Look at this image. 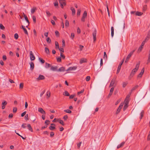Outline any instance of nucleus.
Wrapping results in <instances>:
<instances>
[{"mask_svg":"<svg viewBox=\"0 0 150 150\" xmlns=\"http://www.w3.org/2000/svg\"><path fill=\"white\" fill-rule=\"evenodd\" d=\"M64 96H69L70 95L69 93L67 91H64Z\"/></svg>","mask_w":150,"mask_h":150,"instance_id":"obj_35","label":"nucleus"},{"mask_svg":"<svg viewBox=\"0 0 150 150\" xmlns=\"http://www.w3.org/2000/svg\"><path fill=\"white\" fill-rule=\"evenodd\" d=\"M59 1L61 7L62 8H63L64 6L66 5V3L65 0H59Z\"/></svg>","mask_w":150,"mask_h":150,"instance_id":"obj_2","label":"nucleus"},{"mask_svg":"<svg viewBox=\"0 0 150 150\" xmlns=\"http://www.w3.org/2000/svg\"><path fill=\"white\" fill-rule=\"evenodd\" d=\"M128 83L127 82H124L123 83L122 85V87L123 88H125V87L127 85Z\"/></svg>","mask_w":150,"mask_h":150,"instance_id":"obj_39","label":"nucleus"},{"mask_svg":"<svg viewBox=\"0 0 150 150\" xmlns=\"http://www.w3.org/2000/svg\"><path fill=\"white\" fill-rule=\"evenodd\" d=\"M0 28L1 29L3 30H4L5 28V27L1 24H0Z\"/></svg>","mask_w":150,"mask_h":150,"instance_id":"obj_50","label":"nucleus"},{"mask_svg":"<svg viewBox=\"0 0 150 150\" xmlns=\"http://www.w3.org/2000/svg\"><path fill=\"white\" fill-rule=\"evenodd\" d=\"M58 49H59V51L60 52H64L63 47H60V48L59 47V48H58Z\"/></svg>","mask_w":150,"mask_h":150,"instance_id":"obj_54","label":"nucleus"},{"mask_svg":"<svg viewBox=\"0 0 150 150\" xmlns=\"http://www.w3.org/2000/svg\"><path fill=\"white\" fill-rule=\"evenodd\" d=\"M86 59L84 58L81 59L80 61V63L82 64L83 62H86Z\"/></svg>","mask_w":150,"mask_h":150,"instance_id":"obj_21","label":"nucleus"},{"mask_svg":"<svg viewBox=\"0 0 150 150\" xmlns=\"http://www.w3.org/2000/svg\"><path fill=\"white\" fill-rule=\"evenodd\" d=\"M134 52V50H133V51H131V52H130V53L128 54L125 60V62H128L129 58L132 55Z\"/></svg>","mask_w":150,"mask_h":150,"instance_id":"obj_3","label":"nucleus"},{"mask_svg":"<svg viewBox=\"0 0 150 150\" xmlns=\"http://www.w3.org/2000/svg\"><path fill=\"white\" fill-rule=\"evenodd\" d=\"M33 21L34 23H35L36 22V17L35 16H32Z\"/></svg>","mask_w":150,"mask_h":150,"instance_id":"obj_47","label":"nucleus"},{"mask_svg":"<svg viewBox=\"0 0 150 150\" xmlns=\"http://www.w3.org/2000/svg\"><path fill=\"white\" fill-rule=\"evenodd\" d=\"M7 104V101L4 100L3 101L2 103V105L5 106Z\"/></svg>","mask_w":150,"mask_h":150,"instance_id":"obj_37","label":"nucleus"},{"mask_svg":"<svg viewBox=\"0 0 150 150\" xmlns=\"http://www.w3.org/2000/svg\"><path fill=\"white\" fill-rule=\"evenodd\" d=\"M115 82V79L114 78L111 81L110 86L109 87H111L112 86H113Z\"/></svg>","mask_w":150,"mask_h":150,"instance_id":"obj_11","label":"nucleus"},{"mask_svg":"<svg viewBox=\"0 0 150 150\" xmlns=\"http://www.w3.org/2000/svg\"><path fill=\"white\" fill-rule=\"evenodd\" d=\"M21 27H22V28L23 29V30L24 31V33L25 34H26L27 35H28V33L27 32V30L25 28L24 26L23 25H22L21 26Z\"/></svg>","mask_w":150,"mask_h":150,"instance_id":"obj_15","label":"nucleus"},{"mask_svg":"<svg viewBox=\"0 0 150 150\" xmlns=\"http://www.w3.org/2000/svg\"><path fill=\"white\" fill-rule=\"evenodd\" d=\"M139 66V63L137 64L136 65L135 68L133 69L131 72V74H134L135 72H137Z\"/></svg>","mask_w":150,"mask_h":150,"instance_id":"obj_1","label":"nucleus"},{"mask_svg":"<svg viewBox=\"0 0 150 150\" xmlns=\"http://www.w3.org/2000/svg\"><path fill=\"white\" fill-rule=\"evenodd\" d=\"M26 111H24L23 112L21 113V116L22 117H23L26 114Z\"/></svg>","mask_w":150,"mask_h":150,"instance_id":"obj_59","label":"nucleus"},{"mask_svg":"<svg viewBox=\"0 0 150 150\" xmlns=\"http://www.w3.org/2000/svg\"><path fill=\"white\" fill-rule=\"evenodd\" d=\"M27 126L28 128V129L31 132H33V130L30 125V124H28Z\"/></svg>","mask_w":150,"mask_h":150,"instance_id":"obj_19","label":"nucleus"},{"mask_svg":"<svg viewBox=\"0 0 150 150\" xmlns=\"http://www.w3.org/2000/svg\"><path fill=\"white\" fill-rule=\"evenodd\" d=\"M60 56L63 59H64L65 58V56L63 54H62L61 53H60Z\"/></svg>","mask_w":150,"mask_h":150,"instance_id":"obj_64","label":"nucleus"},{"mask_svg":"<svg viewBox=\"0 0 150 150\" xmlns=\"http://www.w3.org/2000/svg\"><path fill=\"white\" fill-rule=\"evenodd\" d=\"M123 104L122 103H121L120 104V105H119V108L117 109V111L116 112V113L117 114H118V113H119L120 112V111L121 110V109L123 107Z\"/></svg>","mask_w":150,"mask_h":150,"instance_id":"obj_5","label":"nucleus"},{"mask_svg":"<svg viewBox=\"0 0 150 150\" xmlns=\"http://www.w3.org/2000/svg\"><path fill=\"white\" fill-rule=\"evenodd\" d=\"M24 17L25 18V20L28 23V25H29V21L27 17L25 15H24Z\"/></svg>","mask_w":150,"mask_h":150,"instance_id":"obj_25","label":"nucleus"},{"mask_svg":"<svg viewBox=\"0 0 150 150\" xmlns=\"http://www.w3.org/2000/svg\"><path fill=\"white\" fill-rule=\"evenodd\" d=\"M71 10L72 12V15H74L75 14L76 12L75 9L73 7H71Z\"/></svg>","mask_w":150,"mask_h":150,"instance_id":"obj_20","label":"nucleus"},{"mask_svg":"<svg viewBox=\"0 0 150 150\" xmlns=\"http://www.w3.org/2000/svg\"><path fill=\"white\" fill-rule=\"evenodd\" d=\"M81 11V10L80 9H78L77 12V15L79 16L80 14V13Z\"/></svg>","mask_w":150,"mask_h":150,"instance_id":"obj_43","label":"nucleus"},{"mask_svg":"<svg viewBox=\"0 0 150 150\" xmlns=\"http://www.w3.org/2000/svg\"><path fill=\"white\" fill-rule=\"evenodd\" d=\"M87 16V13L86 11L84 12L82 17L86 18Z\"/></svg>","mask_w":150,"mask_h":150,"instance_id":"obj_29","label":"nucleus"},{"mask_svg":"<svg viewBox=\"0 0 150 150\" xmlns=\"http://www.w3.org/2000/svg\"><path fill=\"white\" fill-rule=\"evenodd\" d=\"M65 71V68L64 67H61L57 69L58 72H62Z\"/></svg>","mask_w":150,"mask_h":150,"instance_id":"obj_14","label":"nucleus"},{"mask_svg":"<svg viewBox=\"0 0 150 150\" xmlns=\"http://www.w3.org/2000/svg\"><path fill=\"white\" fill-rule=\"evenodd\" d=\"M30 59L31 61L34 60L35 59V57L34 55L33 54L32 51H30Z\"/></svg>","mask_w":150,"mask_h":150,"instance_id":"obj_7","label":"nucleus"},{"mask_svg":"<svg viewBox=\"0 0 150 150\" xmlns=\"http://www.w3.org/2000/svg\"><path fill=\"white\" fill-rule=\"evenodd\" d=\"M130 97V95H127V96L125 99V102H127L129 103V98Z\"/></svg>","mask_w":150,"mask_h":150,"instance_id":"obj_16","label":"nucleus"},{"mask_svg":"<svg viewBox=\"0 0 150 150\" xmlns=\"http://www.w3.org/2000/svg\"><path fill=\"white\" fill-rule=\"evenodd\" d=\"M77 68V67L76 66H74L73 67H69L66 71H74Z\"/></svg>","mask_w":150,"mask_h":150,"instance_id":"obj_6","label":"nucleus"},{"mask_svg":"<svg viewBox=\"0 0 150 150\" xmlns=\"http://www.w3.org/2000/svg\"><path fill=\"white\" fill-rule=\"evenodd\" d=\"M143 13L141 12L137 11L136 12L135 14L138 16H141L143 14Z\"/></svg>","mask_w":150,"mask_h":150,"instance_id":"obj_23","label":"nucleus"},{"mask_svg":"<svg viewBox=\"0 0 150 150\" xmlns=\"http://www.w3.org/2000/svg\"><path fill=\"white\" fill-rule=\"evenodd\" d=\"M45 52H46V53L47 54H50V51L49 49L45 47Z\"/></svg>","mask_w":150,"mask_h":150,"instance_id":"obj_27","label":"nucleus"},{"mask_svg":"<svg viewBox=\"0 0 150 150\" xmlns=\"http://www.w3.org/2000/svg\"><path fill=\"white\" fill-rule=\"evenodd\" d=\"M30 69H33L34 67V64L32 62H31L30 63Z\"/></svg>","mask_w":150,"mask_h":150,"instance_id":"obj_26","label":"nucleus"},{"mask_svg":"<svg viewBox=\"0 0 150 150\" xmlns=\"http://www.w3.org/2000/svg\"><path fill=\"white\" fill-rule=\"evenodd\" d=\"M90 77L89 76H88L86 78V80L87 81H88L90 80Z\"/></svg>","mask_w":150,"mask_h":150,"instance_id":"obj_51","label":"nucleus"},{"mask_svg":"<svg viewBox=\"0 0 150 150\" xmlns=\"http://www.w3.org/2000/svg\"><path fill=\"white\" fill-rule=\"evenodd\" d=\"M38 111L42 114L45 115L46 114L45 111L42 108H39L38 109Z\"/></svg>","mask_w":150,"mask_h":150,"instance_id":"obj_10","label":"nucleus"},{"mask_svg":"<svg viewBox=\"0 0 150 150\" xmlns=\"http://www.w3.org/2000/svg\"><path fill=\"white\" fill-rule=\"evenodd\" d=\"M46 13L47 14V15L49 17L51 16V14L50 13V12H49L48 11H46Z\"/></svg>","mask_w":150,"mask_h":150,"instance_id":"obj_48","label":"nucleus"},{"mask_svg":"<svg viewBox=\"0 0 150 150\" xmlns=\"http://www.w3.org/2000/svg\"><path fill=\"white\" fill-rule=\"evenodd\" d=\"M71 39H73L74 37V33H72L71 34Z\"/></svg>","mask_w":150,"mask_h":150,"instance_id":"obj_58","label":"nucleus"},{"mask_svg":"<svg viewBox=\"0 0 150 150\" xmlns=\"http://www.w3.org/2000/svg\"><path fill=\"white\" fill-rule=\"evenodd\" d=\"M103 58L105 59V58H107V56L106 54V53L105 52L104 53V56Z\"/></svg>","mask_w":150,"mask_h":150,"instance_id":"obj_61","label":"nucleus"},{"mask_svg":"<svg viewBox=\"0 0 150 150\" xmlns=\"http://www.w3.org/2000/svg\"><path fill=\"white\" fill-rule=\"evenodd\" d=\"M13 116V114L11 113L9 115L8 117L9 118H12Z\"/></svg>","mask_w":150,"mask_h":150,"instance_id":"obj_60","label":"nucleus"},{"mask_svg":"<svg viewBox=\"0 0 150 150\" xmlns=\"http://www.w3.org/2000/svg\"><path fill=\"white\" fill-rule=\"evenodd\" d=\"M144 68H143L142 69L141 71V72H140V74H139V75H142L144 73Z\"/></svg>","mask_w":150,"mask_h":150,"instance_id":"obj_32","label":"nucleus"},{"mask_svg":"<svg viewBox=\"0 0 150 150\" xmlns=\"http://www.w3.org/2000/svg\"><path fill=\"white\" fill-rule=\"evenodd\" d=\"M55 33L57 36H59V33L58 31H56L55 32Z\"/></svg>","mask_w":150,"mask_h":150,"instance_id":"obj_63","label":"nucleus"},{"mask_svg":"<svg viewBox=\"0 0 150 150\" xmlns=\"http://www.w3.org/2000/svg\"><path fill=\"white\" fill-rule=\"evenodd\" d=\"M25 119L26 120H29L28 114H27L25 116Z\"/></svg>","mask_w":150,"mask_h":150,"instance_id":"obj_46","label":"nucleus"},{"mask_svg":"<svg viewBox=\"0 0 150 150\" xmlns=\"http://www.w3.org/2000/svg\"><path fill=\"white\" fill-rule=\"evenodd\" d=\"M150 62V53H149V57L148 58V59L147 60V64H148Z\"/></svg>","mask_w":150,"mask_h":150,"instance_id":"obj_52","label":"nucleus"},{"mask_svg":"<svg viewBox=\"0 0 150 150\" xmlns=\"http://www.w3.org/2000/svg\"><path fill=\"white\" fill-rule=\"evenodd\" d=\"M64 112L69 113H71V111L69 109L64 110Z\"/></svg>","mask_w":150,"mask_h":150,"instance_id":"obj_36","label":"nucleus"},{"mask_svg":"<svg viewBox=\"0 0 150 150\" xmlns=\"http://www.w3.org/2000/svg\"><path fill=\"white\" fill-rule=\"evenodd\" d=\"M57 60L58 62H60L61 61V57H57Z\"/></svg>","mask_w":150,"mask_h":150,"instance_id":"obj_41","label":"nucleus"},{"mask_svg":"<svg viewBox=\"0 0 150 150\" xmlns=\"http://www.w3.org/2000/svg\"><path fill=\"white\" fill-rule=\"evenodd\" d=\"M36 8H33L31 9V12L32 13H34L35 12V11L36 10Z\"/></svg>","mask_w":150,"mask_h":150,"instance_id":"obj_38","label":"nucleus"},{"mask_svg":"<svg viewBox=\"0 0 150 150\" xmlns=\"http://www.w3.org/2000/svg\"><path fill=\"white\" fill-rule=\"evenodd\" d=\"M111 35L112 37H113L114 34V29L113 27H111Z\"/></svg>","mask_w":150,"mask_h":150,"instance_id":"obj_17","label":"nucleus"},{"mask_svg":"<svg viewBox=\"0 0 150 150\" xmlns=\"http://www.w3.org/2000/svg\"><path fill=\"white\" fill-rule=\"evenodd\" d=\"M50 121L49 120H46L45 122V124L47 125L50 123Z\"/></svg>","mask_w":150,"mask_h":150,"instance_id":"obj_44","label":"nucleus"},{"mask_svg":"<svg viewBox=\"0 0 150 150\" xmlns=\"http://www.w3.org/2000/svg\"><path fill=\"white\" fill-rule=\"evenodd\" d=\"M17 110V108L16 107L14 108L13 109V112L14 113H15Z\"/></svg>","mask_w":150,"mask_h":150,"instance_id":"obj_49","label":"nucleus"},{"mask_svg":"<svg viewBox=\"0 0 150 150\" xmlns=\"http://www.w3.org/2000/svg\"><path fill=\"white\" fill-rule=\"evenodd\" d=\"M14 38H15L17 39L18 38V34L17 33H15L14 35Z\"/></svg>","mask_w":150,"mask_h":150,"instance_id":"obj_55","label":"nucleus"},{"mask_svg":"<svg viewBox=\"0 0 150 150\" xmlns=\"http://www.w3.org/2000/svg\"><path fill=\"white\" fill-rule=\"evenodd\" d=\"M138 86H139L138 85L135 86L132 88L131 89L132 91H133L135 90L138 88Z\"/></svg>","mask_w":150,"mask_h":150,"instance_id":"obj_30","label":"nucleus"},{"mask_svg":"<svg viewBox=\"0 0 150 150\" xmlns=\"http://www.w3.org/2000/svg\"><path fill=\"white\" fill-rule=\"evenodd\" d=\"M37 81H39L40 80H43L45 79V77L44 76H39L38 78L37 79Z\"/></svg>","mask_w":150,"mask_h":150,"instance_id":"obj_13","label":"nucleus"},{"mask_svg":"<svg viewBox=\"0 0 150 150\" xmlns=\"http://www.w3.org/2000/svg\"><path fill=\"white\" fill-rule=\"evenodd\" d=\"M55 48L56 49L57 48H59V43L57 41L55 42Z\"/></svg>","mask_w":150,"mask_h":150,"instance_id":"obj_28","label":"nucleus"},{"mask_svg":"<svg viewBox=\"0 0 150 150\" xmlns=\"http://www.w3.org/2000/svg\"><path fill=\"white\" fill-rule=\"evenodd\" d=\"M84 91V89H83L82 90L80 91V92H78V93H77V94L78 95H79L80 94L82 93H83V91Z\"/></svg>","mask_w":150,"mask_h":150,"instance_id":"obj_57","label":"nucleus"},{"mask_svg":"<svg viewBox=\"0 0 150 150\" xmlns=\"http://www.w3.org/2000/svg\"><path fill=\"white\" fill-rule=\"evenodd\" d=\"M147 8V6L146 5H144L143 6V11H145Z\"/></svg>","mask_w":150,"mask_h":150,"instance_id":"obj_53","label":"nucleus"},{"mask_svg":"<svg viewBox=\"0 0 150 150\" xmlns=\"http://www.w3.org/2000/svg\"><path fill=\"white\" fill-rule=\"evenodd\" d=\"M54 133L53 132H51L50 133V137H52L54 135Z\"/></svg>","mask_w":150,"mask_h":150,"instance_id":"obj_56","label":"nucleus"},{"mask_svg":"<svg viewBox=\"0 0 150 150\" xmlns=\"http://www.w3.org/2000/svg\"><path fill=\"white\" fill-rule=\"evenodd\" d=\"M145 43V41H143L142 42L141 45L139 47V49H138V51L139 52H140L141 51L142 49L143 48V47Z\"/></svg>","mask_w":150,"mask_h":150,"instance_id":"obj_8","label":"nucleus"},{"mask_svg":"<svg viewBox=\"0 0 150 150\" xmlns=\"http://www.w3.org/2000/svg\"><path fill=\"white\" fill-rule=\"evenodd\" d=\"M8 81L11 83H15L13 81L10 79H8Z\"/></svg>","mask_w":150,"mask_h":150,"instance_id":"obj_62","label":"nucleus"},{"mask_svg":"<svg viewBox=\"0 0 150 150\" xmlns=\"http://www.w3.org/2000/svg\"><path fill=\"white\" fill-rule=\"evenodd\" d=\"M58 67L55 66H51L50 70L53 71H57V68Z\"/></svg>","mask_w":150,"mask_h":150,"instance_id":"obj_9","label":"nucleus"},{"mask_svg":"<svg viewBox=\"0 0 150 150\" xmlns=\"http://www.w3.org/2000/svg\"><path fill=\"white\" fill-rule=\"evenodd\" d=\"M39 60L40 61L42 64H43L45 63V61L44 60L42 59L41 58H39Z\"/></svg>","mask_w":150,"mask_h":150,"instance_id":"obj_31","label":"nucleus"},{"mask_svg":"<svg viewBox=\"0 0 150 150\" xmlns=\"http://www.w3.org/2000/svg\"><path fill=\"white\" fill-rule=\"evenodd\" d=\"M46 41L47 42L49 43H50L51 42V40L49 37H48L46 39Z\"/></svg>","mask_w":150,"mask_h":150,"instance_id":"obj_45","label":"nucleus"},{"mask_svg":"<svg viewBox=\"0 0 150 150\" xmlns=\"http://www.w3.org/2000/svg\"><path fill=\"white\" fill-rule=\"evenodd\" d=\"M129 103L127 102H126L125 103L124 105L123 108V110L124 111H125L126 109L128 107V104Z\"/></svg>","mask_w":150,"mask_h":150,"instance_id":"obj_12","label":"nucleus"},{"mask_svg":"<svg viewBox=\"0 0 150 150\" xmlns=\"http://www.w3.org/2000/svg\"><path fill=\"white\" fill-rule=\"evenodd\" d=\"M125 143L124 142H122L120 144H119L117 146V148L119 149L120 147H122L124 145Z\"/></svg>","mask_w":150,"mask_h":150,"instance_id":"obj_18","label":"nucleus"},{"mask_svg":"<svg viewBox=\"0 0 150 150\" xmlns=\"http://www.w3.org/2000/svg\"><path fill=\"white\" fill-rule=\"evenodd\" d=\"M93 39L94 41H95L96 39V30L95 29L93 33Z\"/></svg>","mask_w":150,"mask_h":150,"instance_id":"obj_4","label":"nucleus"},{"mask_svg":"<svg viewBox=\"0 0 150 150\" xmlns=\"http://www.w3.org/2000/svg\"><path fill=\"white\" fill-rule=\"evenodd\" d=\"M51 67V65H50V64H49V63H48L47 62H46L45 63V67L46 68H49L50 67Z\"/></svg>","mask_w":150,"mask_h":150,"instance_id":"obj_24","label":"nucleus"},{"mask_svg":"<svg viewBox=\"0 0 150 150\" xmlns=\"http://www.w3.org/2000/svg\"><path fill=\"white\" fill-rule=\"evenodd\" d=\"M57 121L59 122V123L62 125L63 126H64V124L62 120L60 119H58L57 120Z\"/></svg>","mask_w":150,"mask_h":150,"instance_id":"obj_22","label":"nucleus"},{"mask_svg":"<svg viewBox=\"0 0 150 150\" xmlns=\"http://www.w3.org/2000/svg\"><path fill=\"white\" fill-rule=\"evenodd\" d=\"M144 110H142V111L141 112V113H140L141 116L140 117V118L141 119L143 117V116L144 115Z\"/></svg>","mask_w":150,"mask_h":150,"instance_id":"obj_42","label":"nucleus"},{"mask_svg":"<svg viewBox=\"0 0 150 150\" xmlns=\"http://www.w3.org/2000/svg\"><path fill=\"white\" fill-rule=\"evenodd\" d=\"M65 26L67 27H68L69 26V21L67 20H66L65 23Z\"/></svg>","mask_w":150,"mask_h":150,"instance_id":"obj_34","label":"nucleus"},{"mask_svg":"<svg viewBox=\"0 0 150 150\" xmlns=\"http://www.w3.org/2000/svg\"><path fill=\"white\" fill-rule=\"evenodd\" d=\"M23 85L24 83H21L20 84L19 88L21 89H23Z\"/></svg>","mask_w":150,"mask_h":150,"instance_id":"obj_33","label":"nucleus"},{"mask_svg":"<svg viewBox=\"0 0 150 150\" xmlns=\"http://www.w3.org/2000/svg\"><path fill=\"white\" fill-rule=\"evenodd\" d=\"M55 128V126H50L49 127V129L51 130H53Z\"/></svg>","mask_w":150,"mask_h":150,"instance_id":"obj_40","label":"nucleus"}]
</instances>
